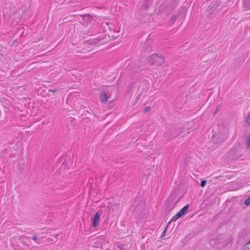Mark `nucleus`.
<instances>
[{"instance_id":"1","label":"nucleus","mask_w":250,"mask_h":250,"mask_svg":"<svg viewBox=\"0 0 250 250\" xmlns=\"http://www.w3.org/2000/svg\"><path fill=\"white\" fill-rule=\"evenodd\" d=\"M150 61H152V63H156L157 65H161L164 62V58L162 56H158L157 54H154L149 58Z\"/></svg>"},{"instance_id":"12","label":"nucleus","mask_w":250,"mask_h":250,"mask_svg":"<svg viewBox=\"0 0 250 250\" xmlns=\"http://www.w3.org/2000/svg\"><path fill=\"white\" fill-rule=\"evenodd\" d=\"M166 231H167V229H165V230L162 233V237H163V236H165V235H166Z\"/></svg>"},{"instance_id":"3","label":"nucleus","mask_w":250,"mask_h":250,"mask_svg":"<svg viewBox=\"0 0 250 250\" xmlns=\"http://www.w3.org/2000/svg\"><path fill=\"white\" fill-rule=\"evenodd\" d=\"M101 214V212L97 211L96 212L94 217L92 219V225L94 227H97L99 225Z\"/></svg>"},{"instance_id":"11","label":"nucleus","mask_w":250,"mask_h":250,"mask_svg":"<svg viewBox=\"0 0 250 250\" xmlns=\"http://www.w3.org/2000/svg\"><path fill=\"white\" fill-rule=\"evenodd\" d=\"M93 43L94 44L99 43H100V40H94Z\"/></svg>"},{"instance_id":"4","label":"nucleus","mask_w":250,"mask_h":250,"mask_svg":"<svg viewBox=\"0 0 250 250\" xmlns=\"http://www.w3.org/2000/svg\"><path fill=\"white\" fill-rule=\"evenodd\" d=\"M108 99H109V98L107 97V96L105 94V92L102 91L101 92L100 100L102 103H106L108 101Z\"/></svg>"},{"instance_id":"10","label":"nucleus","mask_w":250,"mask_h":250,"mask_svg":"<svg viewBox=\"0 0 250 250\" xmlns=\"http://www.w3.org/2000/svg\"><path fill=\"white\" fill-rule=\"evenodd\" d=\"M150 107L149 106H147L146 107L145 109H144V113H146V112H147L148 111H149L150 110Z\"/></svg>"},{"instance_id":"13","label":"nucleus","mask_w":250,"mask_h":250,"mask_svg":"<svg viewBox=\"0 0 250 250\" xmlns=\"http://www.w3.org/2000/svg\"><path fill=\"white\" fill-rule=\"evenodd\" d=\"M32 239L35 241H36L38 239L37 237L36 236L32 237Z\"/></svg>"},{"instance_id":"2","label":"nucleus","mask_w":250,"mask_h":250,"mask_svg":"<svg viewBox=\"0 0 250 250\" xmlns=\"http://www.w3.org/2000/svg\"><path fill=\"white\" fill-rule=\"evenodd\" d=\"M189 208V205H187L185 206L184 208H183L175 216H174L172 219L171 221H175L183 215L185 214V213L188 211Z\"/></svg>"},{"instance_id":"5","label":"nucleus","mask_w":250,"mask_h":250,"mask_svg":"<svg viewBox=\"0 0 250 250\" xmlns=\"http://www.w3.org/2000/svg\"><path fill=\"white\" fill-rule=\"evenodd\" d=\"M244 250H250V241L244 246Z\"/></svg>"},{"instance_id":"8","label":"nucleus","mask_w":250,"mask_h":250,"mask_svg":"<svg viewBox=\"0 0 250 250\" xmlns=\"http://www.w3.org/2000/svg\"><path fill=\"white\" fill-rule=\"evenodd\" d=\"M247 145L248 147H250V135L247 137Z\"/></svg>"},{"instance_id":"7","label":"nucleus","mask_w":250,"mask_h":250,"mask_svg":"<svg viewBox=\"0 0 250 250\" xmlns=\"http://www.w3.org/2000/svg\"><path fill=\"white\" fill-rule=\"evenodd\" d=\"M244 204L246 206H249L250 205V197H249L245 201Z\"/></svg>"},{"instance_id":"9","label":"nucleus","mask_w":250,"mask_h":250,"mask_svg":"<svg viewBox=\"0 0 250 250\" xmlns=\"http://www.w3.org/2000/svg\"><path fill=\"white\" fill-rule=\"evenodd\" d=\"M206 183H207V181L206 180H202L201 183V186L202 187H205Z\"/></svg>"},{"instance_id":"6","label":"nucleus","mask_w":250,"mask_h":250,"mask_svg":"<svg viewBox=\"0 0 250 250\" xmlns=\"http://www.w3.org/2000/svg\"><path fill=\"white\" fill-rule=\"evenodd\" d=\"M246 122L249 125H250V113L248 114L246 119Z\"/></svg>"}]
</instances>
